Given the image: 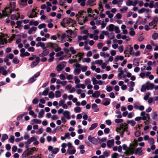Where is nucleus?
<instances>
[{
	"label": "nucleus",
	"instance_id": "58836bf2",
	"mask_svg": "<svg viewBox=\"0 0 158 158\" xmlns=\"http://www.w3.org/2000/svg\"><path fill=\"white\" fill-rule=\"evenodd\" d=\"M61 95L60 92L59 90H57L55 92V97L56 98H59Z\"/></svg>",
	"mask_w": 158,
	"mask_h": 158
},
{
	"label": "nucleus",
	"instance_id": "72a5a7b5",
	"mask_svg": "<svg viewBox=\"0 0 158 158\" xmlns=\"http://www.w3.org/2000/svg\"><path fill=\"white\" fill-rule=\"evenodd\" d=\"M74 112L76 113H79L80 112L81 109L80 107L79 106L76 107L74 108Z\"/></svg>",
	"mask_w": 158,
	"mask_h": 158
},
{
	"label": "nucleus",
	"instance_id": "49530a36",
	"mask_svg": "<svg viewBox=\"0 0 158 158\" xmlns=\"http://www.w3.org/2000/svg\"><path fill=\"white\" fill-rule=\"evenodd\" d=\"M146 86H145L144 85H143L142 86L141 88L140 89V91L142 92H144L146 91Z\"/></svg>",
	"mask_w": 158,
	"mask_h": 158
},
{
	"label": "nucleus",
	"instance_id": "a211bd4d",
	"mask_svg": "<svg viewBox=\"0 0 158 158\" xmlns=\"http://www.w3.org/2000/svg\"><path fill=\"white\" fill-rule=\"evenodd\" d=\"M124 59V57L122 56H117L115 58L114 60L115 61L117 62L119 60H122Z\"/></svg>",
	"mask_w": 158,
	"mask_h": 158
},
{
	"label": "nucleus",
	"instance_id": "37998d69",
	"mask_svg": "<svg viewBox=\"0 0 158 158\" xmlns=\"http://www.w3.org/2000/svg\"><path fill=\"white\" fill-rule=\"evenodd\" d=\"M46 25L45 23H43L39 25L38 26V28L39 29H41L42 28H44L45 27Z\"/></svg>",
	"mask_w": 158,
	"mask_h": 158
},
{
	"label": "nucleus",
	"instance_id": "0eeeda50",
	"mask_svg": "<svg viewBox=\"0 0 158 158\" xmlns=\"http://www.w3.org/2000/svg\"><path fill=\"white\" fill-rule=\"evenodd\" d=\"M38 149H36V148L35 147H33L31 148H30L29 149H27L25 151H27V152L28 155H32L33 154V152L35 150V151H37Z\"/></svg>",
	"mask_w": 158,
	"mask_h": 158
},
{
	"label": "nucleus",
	"instance_id": "8fccbe9b",
	"mask_svg": "<svg viewBox=\"0 0 158 158\" xmlns=\"http://www.w3.org/2000/svg\"><path fill=\"white\" fill-rule=\"evenodd\" d=\"M54 94L52 91L49 92L48 94V97L50 98H52L54 97Z\"/></svg>",
	"mask_w": 158,
	"mask_h": 158
},
{
	"label": "nucleus",
	"instance_id": "aec40b11",
	"mask_svg": "<svg viewBox=\"0 0 158 158\" xmlns=\"http://www.w3.org/2000/svg\"><path fill=\"white\" fill-rule=\"evenodd\" d=\"M115 26L113 24H110L108 26V30L110 31H114Z\"/></svg>",
	"mask_w": 158,
	"mask_h": 158
},
{
	"label": "nucleus",
	"instance_id": "e2e57ef3",
	"mask_svg": "<svg viewBox=\"0 0 158 158\" xmlns=\"http://www.w3.org/2000/svg\"><path fill=\"white\" fill-rule=\"evenodd\" d=\"M134 143L133 144L132 146L136 148L138 146V143L135 139H134Z\"/></svg>",
	"mask_w": 158,
	"mask_h": 158
},
{
	"label": "nucleus",
	"instance_id": "473e14b6",
	"mask_svg": "<svg viewBox=\"0 0 158 158\" xmlns=\"http://www.w3.org/2000/svg\"><path fill=\"white\" fill-rule=\"evenodd\" d=\"M81 69H75L74 70V73L75 75H77L80 73Z\"/></svg>",
	"mask_w": 158,
	"mask_h": 158
},
{
	"label": "nucleus",
	"instance_id": "7c9ffc66",
	"mask_svg": "<svg viewBox=\"0 0 158 158\" xmlns=\"http://www.w3.org/2000/svg\"><path fill=\"white\" fill-rule=\"evenodd\" d=\"M130 30H131L129 32L130 35L132 36H134L135 34V31H134V29L133 28H131Z\"/></svg>",
	"mask_w": 158,
	"mask_h": 158
},
{
	"label": "nucleus",
	"instance_id": "f257e3e1",
	"mask_svg": "<svg viewBox=\"0 0 158 158\" xmlns=\"http://www.w3.org/2000/svg\"><path fill=\"white\" fill-rule=\"evenodd\" d=\"M70 20H72V19L70 18H64L62 20V21L61 22L60 25L64 27H65L66 26L64 24H69L70 23Z\"/></svg>",
	"mask_w": 158,
	"mask_h": 158
},
{
	"label": "nucleus",
	"instance_id": "423d86ee",
	"mask_svg": "<svg viewBox=\"0 0 158 158\" xmlns=\"http://www.w3.org/2000/svg\"><path fill=\"white\" fill-rule=\"evenodd\" d=\"M47 45V48H52V49H54L55 48V47L54 46V45L56 46H58L57 44H56V43H53L51 42H49L46 44Z\"/></svg>",
	"mask_w": 158,
	"mask_h": 158
},
{
	"label": "nucleus",
	"instance_id": "a878e982",
	"mask_svg": "<svg viewBox=\"0 0 158 158\" xmlns=\"http://www.w3.org/2000/svg\"><path fill=\"white\" fill-rule=\"evenodd\" d=\"M12 61L13 63L15 64H18L19 62V60L17 57L15 56L14 58Z\"/></svg>",
	"mask_w": 158,
	"mask_h": 158
},
{
	"label": "nucleus",
	"instance_id": "774afa93",
	"mask_svg": "<svg viewBox=\"0 0 158 158\" xmlns=\"http://www.w3.org/2000/svg\"><path fill=\"white\" fill-rule=\"evenodd\" d=\"M152 21L154 23H156L158 21V17L156 16L153 19Z\"/></svg>",
	"mask_w": 158,
	"mask_h": 158
},
{
	"label": "nucleus",
	"instance_id": "5701e85b",
	"mask_svg": "<svg viewBox=\"0 0 158 158\" xmlns=\"http://www.w3.org/2000/svg\"><path fill=\"white\" fill-rule=\"evenodd\" d=\"M27 1L26 0H21L19 3L20 5L22 6H26L27 4Z\"/></svg>",
	"mask_w": 158,
	"mask_h": 158
},
{
	"label": "nucleus",
	"instance_id": "2f4dec72",
	"mask_svg": "<svg viewBox=\"0 0 158 158\" xmlns=\"http://www.w3.org/2000/svg\"><path fill=\"white\" fill-rule=\"evenodd\" d=\"M33 121L35 123L40 124L41 123V120L40 119H38L35 118L33 119Z\"/></svg>",
	"mask_w": 158,
	"mask_h": 158
},
{
	"label": "nucleus",
	"instance_id": "bf43d9fd",
	"mask_svg": "<svg viewBox=\"0 0 158 158\" xmlns=\"http://www.w3.org/2000/svg\"><path fill=\"white\" fill-rule=\"evenodd\" d=\"M27 151H25L22 155V158H24L28 156L27 155Z\"/></svg>",
	"mask_w": 158,
	"mask_h": 158
},
{
	"label": "nucleus",
	"instance_id": "bb28decb",
	"mask_svg": "<svg viewBox=\"0 0 158 158\" xmlns=\"http://www.w3.org/2000/svg\"><path fill=\"white\" fill-rule=\"evenodd\" d=\"M157 114L156 112H154L153 113L152 115V118L154 120H157Z\"/></svg>",
	"mask_w": 158,
	"mask_h": 158
},
{
	"label": "nucleus",
	"instance_id": "4be33fe9",
	"mask_svg": "<svg viewBox=\"0 0 158 158\" xmlns=\"http://www.w3.org/2000/svg\"><path fill=\"white\" fill-rule=\"evenodd\" d=\"M44 114V109H41L39 113L38 117L39 118H42Z\"/></svg>",
	"mask_w": 158,
	"mask_h": 158
},
{
	"label": "nucleus",
	"instance_id": "dca6fc26",
	"mask_svg": "<svg viewBox=\"0 0 158 158\" xmlns=\"http://www.w3.org/2000/svg\"><path fill=\"white\" fill-rule=\"evenodd\" d=\"M13 6L12 7H11L10 10V11L9 12V13H7L8 16L10 15L12 12L15 10V4L16 3L14 2H13Z\"/></svg>",
	"mask_w": 158,
	"mask_h": 158
},
{
	"label": "nucleus",
	"instance_id": "13d9d810",
	"mask_svg": "<svg viewBox=\"0 0 158 158\" xmlns=\"http://www.w3.org/2000/svg\"><path fill=\"white\" fill-rule=\"evenodd\" d=\"M141 135V133L140 131H137L135 133V135L136 137H138Z\"/></svg>",
	"mask_w": 158,
	"mask_h": 158
},
{
	"label": "nucleus",
	"instance_id": "de8ad7c7",
	"mask_svg": "<svg viewBox=\"0 0 158 158\" xmlns=\"http://www.w3.org/2000/svg\"><path fill=\"white\" fill-rule=\"evenodd\" d=\"M141 149L142 148L141 147L138 148H137L135 151V154H137L139 152H140V153L141 152H142V151Z\"/></svg>",
	"mask_w": 158,
	"mask_h": 158
},
{
	"label": "nucleus",
	"instance_id": "c756f323",
	"mask_svg": "<svg viewBox=\"0 0 158 158\" xmlns=\"http://www.w3.org/2000/svg\"><path fill=\"white\" fill-rule=\"evenodd\" d=\"M36 79H35L33 76L30 78L28 81L29 83H32L36 80Z\"/></svg>",
	"mask_w": 158,
	"mask_h": 158
},
{
	"label": "nucleus",
	"instance_id": "c9c22d12",
	"mask_svg": "<svg viewBox=\"0 0 158 158\" xmlns=\"http://www.w3.org/2000/svg\"><path fill=\"white\" fill-rule=\"evenodd\" d=\"M59 151V149L58 148H54L52 151V153L53 154H56Z\"/></svg>",
	"mask_w": 158,
	"mask_h": 158
},
{
	"label": "nucleus",
	"instance_id": "e433bc0d",
	"mask_svg": "<svg viewBox=\"0 0 158 158\" xmlns=\"http://www.w3.org/2000/svg\"><path fill=\"white\" fill-rule=\"evenodd\" d=\"M109 35L108 36V37L109 38L110 40L113 39L114 38V34L113 32H111L109 34Z\"/></svg>",
	"mask_w": 158,
	"mask_h": 158
},
{
	"label": "nucleus",
	"instance_id": "2eb2a0df",
	"mask_svg": "<svg viewBox=\"0 0 158 158\" xmlns=\"http://www.w3.org/2000/svg\"><path fill=\"white\" fill-rule=\"evenodd\" d=\"M36 140V139L34 137H32L29 139L25 144H30L31 143Z\"/></svg>",
	"mask_w": 158,
	"mask_h": 158
},
{
	"label": "nucleus",
	"instance_id": "603ef678",
	"mask_svg": "<svg viewBox=\"0 0 158 158\" xmlns=\"http://www.w3.org/2000/svg\"><path fill=\"white\" fill-rule=\"evenodd\" d=\"M96 1V0H88L86 2V5L88 6L90 4Z\"/></svg>",
	"mask_w": 158,
	"mask_h": 158
},
{
	"label": "nucleus",
	"instance_id": "f704fd0d",
	"mask_svg": "<svg viewBox=\"0 0 158 158\" xmlns=\"http://www.w3.org/2000/svg\"><path fill=\"white\" fill-rule=\"evenodd\" d=\"M133 2L131 0H127L126 2V4L127 6H131L132 5Z\"/></svg>",
	"mask_w": 158,
	"mask_h": 158
},
{
	"label": "nucleus",
	"instance_id": "393cba45",
	"mask_svg": "<svg viewBox=\"0 0 158 158\" xmlns=\"http://www.w3.org/2000/svg\"><path fill=\"white\" fill-rule=\"evenodd\" d=\"M8 138V136L6 134H4L2 136V141L3 142L5 140L7 139Z\"/></svg>",
	"mask_w": 158,
	"mask_h": 158
},
{
	"label": "nucleus",
	"instance_id": "b1692460",
	"mask_svg": "<svg viewBox=\"0 0 158 158\" xmlns=\"http://www.w3.org/2000/svg\"><path fill=\"white\" fill-rule=\"evenodd\" d=\"M49 90V89L48 87L46 88L45 90L43 92L42 94L44 96L47 95L48 94Z\"/></svg>",
	"mask_w": 158,
	"mask_h": 158
},
{
	"label": "nucleus",
	"instance_id": "9d476101",
	"mask_svg": "<svg viewBox=\"0 0 158 158\" xmlns=\"http://www.w3.org/2000/svg\"><path fill=\"white\" fill-rule=\"evenodd\" d=\"M114 144V140L113 139L108 140L107 142V144L108 147L110 148Z\"/></svg>",
	"mask_w": 158,
	"mask_h": 158
},
{
	"label": "nucleus",
	"instance_id": "ddd939ff",
	"mask_svg": "<svg viewBox=\"0 0 158 158\" xmlns=\"http://www.w3.org/2000/svg\"><path fill=\"white\" fill-rule=\"evenodd\" d=\"M104 100H106V102L103 103L102 102L101 103L102 104L105 106H107L110 104V98H104Z\"/></svg>",
	"mask_w": 158,
	"mask_h": 158
},
{
	"label": "nucleus",
	"instance_id": "f03ea898",
	"mask_svg": "<svg viewBox=\"0 0 158 158\" xmlns=\"http://www.w3.org/2000/svg\"><path fill=\"white\" fill-rule=\"evenodd\" d=\"M125 52H129L130 55L134 54L133 47L130 45H127L126 47L124 52V53H125Z\"/></svg>",
	"mask_w": 158,
	"mask_h": 158
},
{
	"label": "nucleus",
	"instance_id": "9b49d317",
	"mask_svg": "<svg viewBox=\"0 0 158 158\" xmlns=\"http://www.w3.org/2000/svg\"><path fill=\"white\" fill-rule=\"evenodd\" d=\"M63 114L67 119H69L71 118L70 115V112L69 111H65L63 113Z\"/></svg>",
	"mask_w": 158,
	"mask_h": 158
},
{
	"label": "nucleus",
	"instance_id": "680f3d73",
	"mask_svg": "<svg viewBox=\"0 0 158 158\" xmlns=\"http://www.w3.org/2000/svg\"><path fill=\"white\" fill-rule=\"evenodd\" d=\"M64 52L63 51H60V52H58L56 54V57H58L61 56V55L63 54Z\"/></svg>",
	"mask_w": 158,
	"mask_h": 158
},
{
	"label": "nucleus",
	"instance_id": "c03bdc74",
	"mask_svg": "<svg viewBox=\"0 0 158 158\" xmlns=\"http://www.w3.org/2000/svg\"><path fill=\"white\" fill-rule=\"evenodd\" d=\"M158 37V34L156 33H154L152 35V38L153 39L155 40H156Z\"/></svg>",
	"mask_w": 158,
	"mask_h": 158
},
{
	"label": "nucleus",
	"instance_id": "ea45409f",
	"mask_svg": "<svg viewBox=\"0 0 158 158\" xmlns=\"http://www.w3.org/2000/svg\"><path fill=\"white\" fill-rule=\"evenodd\" d=\"M74 79L75 81V82L76 84L79 83L80 81V80L78 79V77L77 76H75L74 77Z\"/></svg>",
	"mask_w": 158,
	"mask_h": 158
},
{
	"label": "nucleus",
	"instance_id": "a18cd8bd",
	"mask_svg": "<svg viewBox=\"0 0 158 158\" xmlns=\"http://www.w3.org/2000/svg\"><path fill=\"white\" fill-rule=\"evenodd\" d=\"M92 81H93V84L95 85L97 84L98 81L96 80V79L94 77H92Z\"/></svg>",
	"mask_w": 158,
	"mask_h": 158
},
{
	"label": "nucleus",
	"instance_id": "6ab92c4d",
	"mask_svg": "<svg viewBox=\"0 0 158 158\" xmlns=\"http://www.w3.org/2000/svg\"><path fill=\"white\" fill-rule=\"evenodd\" d=\"M127 124H130L132 126H134L135 124L136 123L133 120H128L127 121Z\"/></svg>",
	"mask_w": 158,
	"mask_h": 158
},
{
	"label": "nucleus",
	"instance_id": "20e7f679",
	"mask_svg": "<svg viewBox=\"0 0 158 158\" xmlns=\"http://www.w3.org/2000/svg\"><path fill=\"white\" fill-rule=\"evenodd\" d=\"M146 86V89L148 90H152L154 88V85L152 83H150L149 81H147L145 83Z\"/></svg>",
	"mask_w": 158,
	"mask_h": 158
},
{
	"label": "nucleus",
	"instance_id": "39448f33",
	"mask_svg": "<svg viewBox=\"0 0 158 158\" xmlns=\"http://www.w3.org/2000/svg\"><path fill=\"white\" fill-rule=\"evenodd\" d=\"M40 60V58L39 57H37L36 58L35 60L33 61L31 64V67L33 68L35 66H36L39 64Z\"/></svg>",
	"mask_w": 158,
	"mask_h": 158
},
{
	"label": "nucleus",
	"instance_id": "cd10ccee",
	"mask_svg": "<svg viewBox=\"0 0 158 158\" xmlns=\"http://www.w3.org/2000/svg\"><path fill=\"white\" fill-rule=\"evenodd\" d=\"M30 55V53L27 52H26L23 54H20V56L22 57H24L26 56H28Z\"/></svg>",
	"mask_w": 158,
	"mask_h": 158
},
{
	"label": "nucleus",
	"instance_id": "4c0bfd02",
	"mask_svg": "<svg viewBox=\"0 0 158 158\" xmlns=\"http://www.w3.org/2000/svg\"><path fill=\"white\" fill-rule=\"evenodd\" d=\"M70 51L73 54H74L76 53L77 52L74 49V48L73 47H71L69 48Z\"/></svg>",
	"mask_w": 158,
	"mask_h": 158
},
{
	"label": "nucleus",
	"instance_id": "a19ab883",
	"mask_svg": "<svg viewBox=\"0 0 158 158\" xmlns=\"http://www.w3.org/2000/svg\"><path fill=\"white\" fill-rule=\"evenodd\" d=\"M15 137L14 135L10 136V138L9 140V141L11 143H13L14 142Z\"/></svg>",
	"mask_w": 158,
	"mask_h": 158
},
{
	"label": "nucleus",
	"instance_id": "338daca9",
	"mask_svg": "<svg viewBox=\"0 0 158 158\" xmlns=\"http://www.w3.org/2000/svg\"><path fill=\"white\" fill-rule=\"evenodd\" d=\"M76 152V150L75 149H72L69 151V154H74Z\"/></svg>",
	"mask_w": 158,
	"mask_h": 158
},
{
	"label": "nucleus",
	"instance_id": "4468645a",
	"mask_svg": "<svg viewBox=\"0 0 158 158\" xmlns=\"http://www.w3.org/2000/svg\"><path fill=\"white\" fill-rule=\"evenodd\" d=\"M92 108L94 112H98L99 110V109L98 108V105L95 103L92 104Z\"/></svg>",
	"mask_w": 158,
	"mask_h": 158
},
{
	"label": "nucleus",
	"instance_id": "1a4fd4ad",
	"mask_svg": "<svg viewBox=\"0 0 158 158\" xmlns=\"http://www.w3.org/2000/svg\"><path fill=\"white\" fill-rule=\"evenodd\" d=\"M64 67V65L62 64H59L56 67V70L58 71H60Z\"/></svg>",
	"mask_w": 158,
	"mask_h": 158
},
{
	"label": "nucleus",
	"instance_id": "864d4df0",
	"mask_svg": "<svg viewBox=\"0 0 158 158\" xmlns=\"http://www.w3.org/2000/svg\"><path fill=\"white\" fill-rule=\"evenodd\" d=\"M85 84L86 85L90 84L91 83L90 79L89 78H87V79H86L85 80Z\"/></svg>",
	"mask_w": 158,
	"mask_h": 158
},
{
	"label": "nucleus",
	"instance_id": "f8f14e48",
	"mask_svg": "<svg viewBox=\"0 0 158 158\" xmlns=\"http://www.w3.org/2000/svg\"><path fill=\"white\" fill-rule=\"evenodd\" d=\"M66 32L70 35H73V38H75L76 36V34L74 33V32L71 29L67 30Z\"/></svg>",
	"mask_w": 158,
	"mask_h": 158
},
{
	"label": "nucleus",
	"instance_id": "0e129e2a",
	"mask_svg": "<svg viewBox=\"0 0 158 158\" xmlns=\"http://www.w3.org/2000/svg\"><path fill=\"white\" fill-rule=\"evenodd\" d=\"M127 124H126V123H121V128L122 129H123V127H127Z\"/></svg>",
	"mask_w": 158,
	"mask_h": 158
},
{
	"label": "nucleus",
	"instance_id": "69168bd1",
	"mask_svg": "<svg viewBox=\"0 0 158 158\" xmlns=\"http://www.w3.org/2000/svg\"><path fill=\"white\" fill-rule=\"evenodd\" d=\"M10 19H11L13 20H16V14H12L11 16Z\"/></svg>",
	"mask_w": 158,
	"mask_h": 158
},
{
	"label": "nucleus",
	"instance_id": "052dcab7",
	"mask_svg": "<svg viewBox=\"0 0 158 158\" xmlns=\"http://www.w3.org/2000/svg\"><path fill=\"white\" fill-rule=\"evenodd\" d=\"M128 7L126 6H123L121 9L120 10L122 12L124 10L126 11L128 9Z\"/></svg>",
	"mask_w": 158,
	"mask_h": 158
},
{
	"label": "nucleus",
	"instance_id": "79ce46f5",
	"mask_svg": "<svg viewBox=\"0 0 158 158\" xmlns=\"http://www.w3.org/2000/svg\"><path fill=\"white\" fill-rule=\"evenodd\" d=\"M103 62V60H96L95 61V63L96 64H99L101 65L102 64Z\"/></svg>",
	"mask_w": 158,
	"mask_h": 158
},
{
	"label": "nucleus",
	"instance_id": "6e6552de",
	"mask_svg": "<svg viewBox=\"0 0 158 158\" xmlns=\"http://www.w3.org/2000/svg\"><path fill=\"white\" fill-rule=\"evenodd\" d=\"M135 150V149L133 148H129L128 150H127V151L124 152V153L128 156L130 154L132 155L134 153V151Z\"/></svg>",
	"mask_w": 158,
	"mask_h": 158
},
{
	"label": "nucleus",
	"instance_id": "f3484780",
	"mask_svg": "<svg viewBox=\"0 0 158 158\" xmlns=\"http://www.w3.org/2000/svg\"><path fill=\"white\" fill-rule=\"evenodd\" d=\"M100 95V92L98 91H96L92 94V96L93 98H98Z\"/></svg>",
	"mask_w": 158,
	"mask_h": 158
},
{
	"label": "nucleus",
	"instance_id": "09e8293b",
	"mask_svg": "<svg viewBox=\"0 0 158 158\" xmlns=\"http://www.w3.org/2000/svg\"><path fill=\"white\" fill-rule=\"evenodd\" d=\"M114 121L116 123H122L123 122V120L122 119H116Z\"/></svg>",
	"mask_w": 158,
	"mask_h": 158
},
{
	"label": "nucleus",
	"instance_id": "5fc2aeb1",
	"mask_svg": "<svg viewBox=\"0 0 158 158\" xmlns=\"http://www.w3.org/2000/svg\"><path fill=\"white\" fill-rule=\"evenodd\" d=\"M149 143L150 144H154L155 143V141L153 138H150L149 140Z\"/></svg>",
	"mask_w": 158,
	"mask_h": 158
},
{
	"label": "nucleus",
	"instance_id": "7ed1b4c3",
	"mask_svg": "<svg viewBox=\"0 0 158 158\" xmlns=\"http://www.w3.org/2000/svg\"><path fill=\"white\" fill-rule=\"evenodd\" d=\"M88 139L90 142L94 144H97L98 143V139L94 137H92L91 135L88 136Z\"/></svg>",
	"mask_w": 158,
	"mask_h": 158
},
{
	"label": "nucleus",
	"instance_id": "3c124183",
	"mask_svg": "<svg viewBox=\"0 0 158 158\" xmlns=\"http://www.w3.org/2000/svg\"><path fill=\"white\" fill-rule=\"evenodd\" d=\"M65 102V101L63 99L61 100L59 102V106H62Z\"/></svg>",
	"mask_w": 158,
	"mask_h": 158
},
{
	"label": "nucleus",
	"instance_id": "4d7b16f0",
	"mask_svg": "<svg viewBox=\"0 0 158 158\" xmlns=\"http://www.w3.org/2000/svg\"><path fill=\"white\" fill-rule=\"evenodd\" d=\"M115 32L117 33H119L120 32V31L119 29V27L117 26H115L114 27Z\"/></svg>",
	"mask_w": 158,
	"mask_h": 158
},
{
	"label": "nucleus",
	"instance_id": "6e6d98bb",
	"mask_svg": "<svg viewBox=\"0 0 158 158\" xmlns=\"http://www.w3.org/2000/svg\"><path fill=\"white\" fill-rule=\"evenodd\" d=\"M146 10V9L145 8H142L139 9L138 11V13L139 14H141L145 12Z\"/></svg>",
	"mask_w": 158,
	"mask_h": 158
},
{
	"label": "nucleus",
	"instance_id": "412c9836",
	"mask_svg": "<svg viewBox=\"0 0 158 158\" xmlns=\"http://www.w3.org/2000/svg\"><path fill=\"white\" fill-rule=\"evenodd\" d=\"M98 124L97 123H94L91 125V127L89 128V130H92L98 126Z\"/></svg>",
	"mask_w": 158,
	"mask_h": 158
},
{
	"label": "nucleus",
	"instance_id": "c85d7f7f",
	"mask_svg": "<svg viewBox=\"0 0 158 158\" xmlns=\"http://www.w3.org/2000/svg\"><path fill=\"white\" fill-rule=\"evenodd\" d=\"M43 53L45 56H47L49 53V50L46 48L43 49Z\"/></svg>",
	"mask_w": 158,
	"mask_h": 158
}]
</instances>
